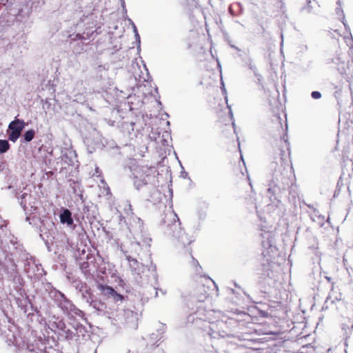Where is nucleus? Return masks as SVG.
Instances as JSON below:
<instances>
[{
  "label": "nucleus",
  "instance_id": "28",
  "mask_svg": "<svg viewBox=\"0 0 353 353\" xmlns=\"http://www.w3.org/2000/svg\"><path fill=\"white\" fill-rule=\"evenodd\" d=\"M83 39H85L83 36L81 35L80 34H76L75 38H74L73 40Z\"/></svg>",
  "mask_w": 353,
  "mask_h": 353
},
{
  "label": "nucleus",
  "instance_id": "32",
  "mask_svg": "<svg viewBox=\"0 0 353 353\" xmlns=\"http://www.w3.org/2000/svg\"><path fill=\"white\" fill-rule=\"evenodd\" d=\"M192 262H193V265L194 266H196V267L199 266L198 261L196 259H194V258H192Z\"/></svg>",
  "mask_w": 353,
  "mask_h": 353
},
{
  "label": "nucleus",
  "instance_id": "20",
  "mask_svg": "<svg viewBox=\"0 0 353 353\" xmlns=\"http://www.w3.org/2000/svg\"><path fill=\"white\" fill-rule=\"evenodd\" d=\"M341 22L343 23V26L345 27V30L349 33V34L350 36V40L353 42V37H352V33H351L350 28L348 26V24H347V21H345V18H343V17L341 18Z\"/></svg>",
  "mask_w": 353,
  "mask_h": 353
},
{
  "label": "nucleus",
  "instance_id": "4",
  "mask_svg": "<svg viewBox=\"0 0 353 353\" xmlns=\"http://www.w3.org/2000/svg\"><path fill=\"white\" fill-rule=\"evenodd\" d=\"M249 319L250 315L247 312L237 308L222 311V323H224L228 331L234 330L239 327L241 324L243 325L244 322Z\"/></svg>",
  "mask_w": 353,
  "mask_h": 353
},
{
  "label": "nucleus",
  "instance_id": "6",
  "mask_svg": "<svg viewBox=\"0 0 353 353\" xmlns=\"http://www.w3.org/2000/svg\"><path fill=\"white\" fill-rule=\"evenodd\" d=\"M25 127V123L23 120L14 119L10 123L8 129L10 132L8 134V139L12 142H15L21 136V131Z\"/></svg>",
  "mask_w": 353,
  "mask_h": 353
},
{
  "label": "nucleus",
  "instance_id": "25",
  "mask_svg": "<svg viewBox=\"0 0 353 353\" xmlns=\"http://www.w3.org/2000/svg\"><path fill=\"white\" fill-rule=\"evenodd\" d=\"M336 11V14L340 17H343L345 18V14H344V12H343V10L340 8V7H337L335 10Z\"/></svg>",
  "mask_w": 353,
  "mask_h": 353
},
{
  "label": "nucleus",
  "instance_id": "26",
  "mask_svg": "<svg viewBox=\"0 0 353 353\" xmlns=\"http://www.w3.org/2000/svg\"><path fill=\"white\" fill-rule=\"evenodd\" d=\"M245 65L248 66L249 68L253 71L254 74L255 76H258V73H257V69H256V67L254 65L252 64V62H250V64H246Z\"/></svg>",
  "mask_w": 353,
  "mask_h": 353
},
{
  "label": "nucleus",
  "instance_id": "30",
  "mask_svg": "<svg viewBox=\"0 0 353 353\" xmlns=\"http://www.w3.org/2000/svg\"><path fill=\"white\" fill-rule=\"evenodd\" d=\"M232 128L234 129V132L236 133V124H235V122H234V119L233 121H232Z\"/></svg>",
  "mask_w": 353,
  "mask_h": 353
},
{
  "label": "nucleus",
  "instance_id": "43",
  "mask_svg": "<svg viewBox=\"0 0 353 353\" xmlns=\"http://www.w3.org/2000/svg\"><path fill=\"white\" fill-rule=\"evenodd\" d=\"M243 294L247 296L248 297H249L250 296L248 294H247V293L243 291Z\"/></svg>",
  "mask_w": 353,
  "mask_h": 353
},
{
  "label": "nucleus",
  "instance_id": "34",
  "mask_svg": "<svg viewBox=\"0 0 353 353\" xmlns=\"http://www.w3.org/2000/svg\"><path fill=\"white\" fill-rule=\"evenodd\" d=\"M276 119L279 121V124L281 128H282L281 123V117L279 116L276 117Z\"/></svg>",
  "mask_w": 353,
  "mask_h": 353
},
{
  "label": "nucleus",
  "instance_id": "22",
  "mask_svg": "<svg viewBox=\"0 0 353 353\" xmlns=\"http://www.w3.org/2000/svg\"><path fill=\"white\" fill-rule=\"evenodd\" d=\"M256 309H257V310H258V314H259L261 317H263V318H267V317H268V316H270V314H269L267 311H265V310H264L259 309V308H257V307H256Z\"/></svg>",
  "mask_w": 353,
  "mask_h": 353
},
{
  "label": "nucleus",
  "instance_id": "16",
  "mask_svg": "<svg viewBox=\"0 0 353 353\" xmlns=\"http://www.w3.org/2000/svg\"><path fill=\"white\" fill-rule=\"evenodd\" d=\"M199 283L202 284L203 286L206 285L208 289L210 288V285H214L213 281L208 277H201Z\"/></svg>",
  "mask_w": 353,
  "mask_h": 353
},
{
  "label": "nucleus",
  "instance_id": "41",
  "mask_svg": "<svg viewBox=\"0 0 353 353\" xmlns=\"http://www.w3.org/2000/svg\"><path fill=\"white\" fill-rule=\"evenodd\" d=\"M248 181H250V179L249 175H248ZM249 183H250V185L252 186L251 183H250V182H249Z\"/></svg>",
  "mask_w": 353,
  "mask_h": 353
},
{
  "label": "nucleus",
  "instance_id": "19",
  "mask_svg": "<svg viewBox=\"0 0 353 353\" xmlns=\"http://www.w3.org/2000/svg\"><path fill=\"white\" fill-rule=\"evenodd\" d=\"M234 7H237L238 8V9H239L238 12L239 13L242 12L243 8H242L241 4L240 3H239V2H236V3H234V4L230 5V7H229V12H230V13L232 15H236V12H234L233 10V8Z\"/></svg>",
  "mask_w": 353,
  "mask_h": 353
},
{
  "label": "nucleus",
  "instance_id": "29",
  "mask_svg": "<svg viewBox=\"0 0 353 353\" xmlns=\"http://www.w3.org/2000/svg\"><path fill=\"white\" fill-rule=\"evenodd\" d=\"M334 61H335V59H327L326 60V63H327V64L331 63H334Z\"/></svg>",
  "mask_w": 353,
  "mask_h": 353
},
{
  "label": "nucleus",
  "instance_id": "2",
  "mask_svg": "<svg viewBox=\"0 0 353 353\" xmlns=\"http://www.w3.org/2000/svg\"><path fill=\"white\" fill-rule=\"evenodd\" d=\"M272 169H274L272 179L268 183V192L271 201H276L281 202L282 195L287 190L291 194L293 188V179L292 174L282 164L279 165L276 162L271 163Z\"/></svg>",
  "mask_w": 353,
  "mask_h": 353
},
{
  "label": "nucleus",
  "instance_id": "27",
  "mask_svg": "<svg viewBox=\"0 0 353 353\" xmlns=\"http://www.w3.org/2000/svg\"><path fill=\"white\" fill-rule=\"evenodd\" d=\"M65 327V323L63 322H62V321H60L59 323L58 327L60 330H63Z\"/></svg>",
  "mask_w": 353,
  "mask_h": 353
},
{
  "label": "nucleus",
  "instance_id": "10",
  "mask_svg": "<svg viewBox=\"0 0 353 353\" xmlns=\"http://www.w3.org/2000/svg\"><path fill=\"white\" fill-rule=\"evenodd\" d=\"M222 36L224 41L228 45L230 48L235 50L236 51H241V48H239L236 45V41L232 38L231 35L229 34V33L222 30Z\"/></svg>",
  "mask_w": 353,
  "mask_h": 353
},
{
  "label": "nucleus",
  "instance_id": "44",
  "mask_svg": "<svg viewBox=\"0 0 353 353\" xmlns=\"http://www.w3.org/2000/svg\"><path fill=\"white\" fill-rule=\"evenodd\" d=\"M285 127H286V130L288 129V124L287 123H285Z\"/></svg>",
  "mask_w": 353,
  "mask_h": 353
},
{
  "label": "nucleus",
  "instance_id": "38",
  "mask_svg": "<svg viewBox=\"0 0 353 353\" xmlns=\"http://www.w3.org/2000/svg\"><path fill=\"white\" fill-rule=\"evenodd\" d=\"M234 285L236 288H241V287L236 283H234Z\"/></svg>",
  "mask_w": 353,
  "mask_h": 353
},
{
  "label": "nucleus",
  "instance_id": "9",
  "mask_svg": "<svg viewBox=\"0 0 353 353\" xmlns=\"http://www.w3.org/2000/svg\"><path fill=\"white\" fill-rule=\"evenodd\" d=\"M60 221L61 223H66L70 226L74 223V221L72 217V213L68 209H64L59 216Z\"/></svg>",
  "mask_w": 353,
  "mask_h": 353
},
{
  "label": "nucleus",
  "instance_id": "8",
  "mask_svg": "<svg viewBox=\"0 0 353 353\" xmlns=\"http://www.w3.org/2000/svg\"><path fill=\"white\" fill-rule=\"evenodd\" d=\"M86 259V261H83L80 263V269L85 276H88L90 274V266L92 263H94V261L93 260L90 261L93 259L92 254H88Z\"/></svg>",
  "mask_w": 353,
  "mask_h": 353
},
{
  "label": "nucleus",
  "instance_id": "7",
  "mask_svg": "<svg viewBox=\"0 0 353 353\" xmlns=\"http://www.w3.org/2000/svg\"><path fill=\"white\" fill-rule=\"evenodd\" d=\"M98 289L101 291V294L108 297V298H113L114 301H122L124 299V297L123 295L118 294L112 287L103 285V284H99L97 286Z\"/></svg>",
  "mask_w": 353,
  "mask_h": 353
},
{
  "label": "nucleus",
  "instance_id": "13",
  "mask_svg": "<svg viewBox=\"0 0 353 353\" xmlns=\"http://www.w3.org/2000/svg\"><path fill=\"white\" fill-rule=\"evenodd\" d=\"M334 63L338 65H341L338 68V70L340 74H346L345 61L342 59V57H341L339 54H337V57L335 58Z\"/></svg>",
  "mask_w": 353,
  "mask_h": 353
},
{
  "label": "nucleus",
  "instance_id": "15",
  "mask_svg": "<svg viewBox=\"0 0 353 353\" xmlns=\"http://www.w3.org/2000/svg\"><path fill=\"white\" fill-rule=\"evenodd\" d=\"M342 330H345V333H344V336H345V345H347V339L350 338V336H351V334L353 332V321H352V324L351 325L350 327H349L348 325L343 323L342 325Z\"/></svg>",
  "mask_w": 353,
  "mask_h": 353
},
{
  "label": "nucleus",
  "instance_id": "35",
  "mask_svg": "<svg viewBox=\"0 0 353 353\" xmlns=\"http://www.w3.org/2000/svg\"><path fill=\"white\" fill-rule=\"evenodd\" d=\"M325 278L328 282H332V278L330 276H325Z\"/></svg>",
  "mask_w": 353,
  "mask_h": 353
},
{
  "label": "nucleus",
  "instance_id": "12",
  "mask_svg": "<svg viewBox=\"0 0 353 353\" xmlns=\"http://www.w3.org/2000/svg\"><path fill=\"white\" fill-rule=\"evenodd\" d=\"M238 53V57L241 59V61L245 65L246 64H250L252 62L251 58L248 56V50L245 51V50L241 49V51H236Z\"/></svg>",
  "mask_w": 353,
  "mask_h": 353
},
{
  "label": "nucleus",
  "instance_id": "40",
  "mask_svg": "<svg viewBox=\"0 0 353 353\" xmlns=\"http://www.w3.org/2000/svg\"><path fill=\"white\" fill-rule=\"evenodd\" d=\"M217 65L219 68H221V63H219V60H217Z\"/></svg>",
  "mask_w": 353,
  "mask_h": 353
},
{
  "label": "nucleus",
  "instance_id": "31",
  "mask_svg": "<svg viewBox=\"0 0 353 353\" xmlns=\"http://www.w3.org/2000/svg\"><path fill=\"white\" fill-rule=\"evenodd\" d=\"M257 77V81L259 83H261V81L263 79L262 76L259 74H258V76H256Z\"/></svg>",
  "mask_w": 353,
  "mask_h": 353
},
{
  "label": "nucleus",
  "instance_id": "42",
  "mask_svg": "<svg viewBox=\"0 0 353 353\" xmlns=\"http://www.w3.org/2000/svg\"><path fill=\"white\" fill-rule=\"evenodd\" d=\"M337 194H338V192H337V191L336 190V191H335V192H334V197H335V196H337Z\"/></svg>",
  "mask_w": 353,
  "mask_h": 353
},
{
  "label": "nucleus",
  "instance_id": "11",
  "mask_svg": "<svg viewBox=\"0 0 353 353\" xmlns=\"http://www.w3.org/2000/svg\"><path fill=\"white\" fill-rule=\"evenodd\" d=\"M208 334L212 338H218L220 336V330L218 323H210Z\"/></svg>",
  "mask_w": 353,
  "mask_h": 353
},
{
  "label": "nucleus",
  "instance_id": "21",
  "mask_svg": "<svg viewBox=\"0 0 353 353\" xmlns=\"http://www.w3.org/2000/svg\"><path fill=\"white\" fill-rule=\"evenodd\" d=\"M223 294H234L235 295V297L237 298V295H239V293L237 292H236V290H234V289L232 288H230L229 287H225L223 288Z\"/></svg>",
  "mask_w": 353,
  "mask_h": 353
},
{
  "label": "nucleus",
  "instance_id": "5",
  "mask_svg": "<svg viewBox=\"0 0 353 353\" xmlns=\"http://www.w3.org/2000/svg\"><path fill=\"white\" fill-rule=\"evenodd\" d=\"M171 216H173L172 219L174 220V222L171 225H168L167 233L172 237L183 241V243H185L184 239H185L187 241L190 242L189 239L186 236L185 231L181 227V223L179 222V219L176 214H171Z\"/></svg>",
  "mask_w": 353,
  "mask_h": 353
},
{
  "label": "nucleus",
  "instance_id": "17",
  "mask_svg": "<svg viewBox=\"0 0 353 353\" xmlns=\"http://www.w3.org/2000/svg\"><path fill=\"white\" fill-rule=\"evenodd\" d=\"M34 134L35 132L32 129L26 131L23 134L25 141L27 142L31 141L34 139Z\"/></svg>",
  "mask_w": 353,
  "mask_h": 353
},
{
  "label": "nucleus",
  "instance_id": "37",
  "mask_svg": "<svg viewBox=\"0 0 353 353\" xmlns=\"http://www.w3.org/2000/svg\"><path fill=\"white\" fill-rule=\"evenodd\" d=\"M336 4L339 6V7L341 8V0H337Z\"/></svg>",
  "mask_w": 353,
  "mask_h": 353
},
{
  "label": "nucleus",
  "instance_id": "14",
  "mask_svg": "<svg viewBox=\"0 0 353 353\" xmlns=\"http://www.w3.org/2000/svg\"><path fill=\"white\" fill-rule=\"evenodd\" d=\"M222 94L224 95V99H225V103H227V108H228V114H229L230 119L231 121H233L234 119V114H233V112H232V110L231 108V105H230L228 103V96H227V90L225 89V83L223 80H222Z\"/></svg>",
  "mask_w": 353,
  "mask_h": 353
},
{
  "label": "nucleus",
  "instance_id": "1",
  "mask_svg": "<svg viewBox=\"0 0 353 353\" xmlns=\"http://www.w3.org/2000/svg\"><path fill=\"white\" fill-rule=\"evenodd\" d=\"M263 238L261 254L263 259L256 269V274L258 275L257 283L261 288V291L265 293V290L270 288L276 281L275 273L272 270L274 263L272 259L277 255L278 250L275 245L274 238L271 233H265Z\"/></svg>",
  "mask_w": 353,
  "mask_h": 353
},
{
  "label": "nucleus",
  "instance_id": "36",
  "mask_svg": "<svg viewBox=\"0 0 353 353\" xmlns=\"http://www.w3.org/2000/svg\"><path fill=\"white\" fill-rule=\"evenodd\" d=\"M241 160H242V161H243V165L245 166V171L247 172V168H245V161H244V160H243V156H242V155L241 156Z\"/></svg>",
  "mask_w": 353,
  "mask_h": 353
},
{
  "label": "nucleus",
  "instance_id": "23",
  "mask_svg": "<svg viewBox=\"0 0 353 353\" xmlns=\"http://www.w3.org/2000/svg\"><path fill=\"white\" fill-rule=\"evenodd\" d=\"M311 97L314 99H319L321 98L322 94L319 91H312L311 93Z\"/></svg>",
  "mask_w": 353,
  "mask_h": 353
},
{
  "label": "nucleus",
  "instance_id": "33",
  "mask_svg": "<svg viewBox=\"0 0 353 353\" xmlns=\"http://www.w3.org/2000/svg\"><path fill=\"white\" fill-rule=\"evenodd\" d=\"M283 141L287 143L288 142V135L287 134H284L283 137Z\"/></svg>",
  "mask_w": 353,
  "mask_h": 353
},
{
  "label": "nucleus",
  "instance_id": "18",
  "mask_svg": "<svg viewBox=\"0 0 353 353\" xmlns=\"http://www.w3.org/2000/svg\"><path fill=\"white\" fill-rule=\"evenodd\" d=\"M10 148V144L6 140H0V153L6 152Z\"/></svg>",
  "mask_w": 353,
  "mask_h": 353
},
{
  "label": "nucleus",
  "instance_id": "24",
  "mask_svg": "<svg viewBox=\"0 0 353 353\" xmlns=\"http://www.w3.org/2000/svg\"><path fill=\"white\" fill-rule=\"evenodd\" d=\"M307 1V5L302 7L301 9V11H303L304 10H307V12H310L311 10H312V6H310V3H311V0H306Z\"/></svg>",
  "mask_w": 353,
  "mask_h": 353
},
{
  "label": "nucleus",
  "instance_id": "3",
  "mask_svg": "<svg viewBox=\"0 0 353 353\" xmlns=\"http://www.w3.org/2000/svg\"><path fill=\"white\" fill-rule=\"evenodd\" d=\"M134 185L137 189L145 185L154 183L158 175L155 166L137 165L132 170Z\"/></svg>",
  "mask_w": 353,
  "mask_h": 353
},
{
  "label": "nucleus",
  "instance_id": "39",
  "mask_svg": "<svg viewBox=\"0 0 353 353\" xmlns=\"http://www.w3.org/2000/svg\"><path fill=\"white\" fill-rule=\"evenodd\" d=\"M225 301H227L228 299L225 298ZM228 301H231L232 303L235 302L234 300H228Z\"/></svg>",
  "mask_w": 353,
  "mask_h": 353
}]
</instances>
